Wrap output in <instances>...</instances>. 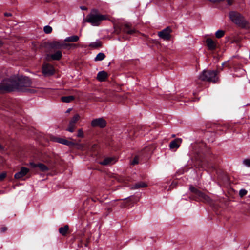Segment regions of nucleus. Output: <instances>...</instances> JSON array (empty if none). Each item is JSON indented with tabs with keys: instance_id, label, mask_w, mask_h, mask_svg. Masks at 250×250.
I'll return each mask as SVG.
<instances>
[{
	"instance_id": "obj_1",
	"label": "nucleus",
	"mask_w": 250,
	"mask_h": 250,
	"mask_svg": "<svg viewBox=\"0 0 250 250\" xmlns=\"http://www.w3.org/2000/svg\"><path fill=\"white\" fill-rule=\"evenodd\" d=\"M32 82L29 77L14 76L0 83V93L14 91L34 93L35 90L29 88Z\"/></svg>"
},
{
	"instance_id": "obj_2",
	"label": "nucleus",
	"mask_w": 250,
	"mask_h": 250,
	"mask_svg": "<svg viewBox=\"0 0 250 250\" xmlns=\"http://www.w3.org/2000/svg\"><path fill=\"white\" fill-rule=\"evenodd\" d=\"M108 19L106 15H102L99 13L96 9H93L91 12L87 15L84 21L90 23L93 26H99L101 21Z\"/></svg>"
},
{
	"instance_id": "obj_3",
	"label": "nucleus",
	"mask_w": 250,
	"mask_h": 250,
	"mask_svg": "<svg viewBox=\"0 0 250 250\" xmlns=\"http://www.w3.org/2000/svg\"><path fill=\"white\" fill-rule=\"evenodd\" d=\"M229 16L232 21L238 26L242 28H247L250 27L249 22L239 13L232 11L229 13Z\"/></svg>"
},
{
	"instance_id": "obj_4",
	"label": "nucleus",
	"mask_w": 250,
	"mask_h": 250,
	"mask_svg": "<svg viewBox=\"0 0 250 250\" xmlns=\"http://www.w3.org/2000/svg\"><path fill=\"white\" fill-rule=\"evenodd\" d=\"M217 74V71L204 70L199 76V79L203 81L215 83L219 81Z\"/></svg>"
},
{
	"instance_id": "obj_5",
	"label": "nucleus",
	"mask_w": 250,
	"mask_h": 250,
	"mask_svg": "<svg viewBox=\"0 0 250 250\" xmlns=\"http://www.w3.org/2000/svg\"><path fill=\"white\" fill-rule=\"evenodd\" d=\"M189 191L192 193L195 200L206 203H210L211 202V200L209 196L206 195L192 185L189 186Z\"/></svg>"
},
{
	"instance_id": "obj_6",
	"label": "nucleus",
	"mask_w": 250,
	"mask_h": 250,
	"mask_svg": "<svg viewBox=\"0 0 250 250\" xmlns=\"http://www.w3.org/2000/svg\"><path fill=\"white\" fill-rule=\"evenodd\" d=\"M172 29L168 26L158 33V36L165 41H169L171 39Z\"/></svg>"
},
{
	"instance_id": "obj_7",
	"label": "nucleus",
	"mask_w": 250,
	"mask_h": 250,
	"mask_svg": "<svg viewBox=\"0 0 250 250\" xmlns=\"http://www.w3.org/2000/svg\"><path fill=\"white\" fill-rule=\"evenodd\" d=\"M91 125L93 127L104 128L106 125V122L103 118H97L91 121Z\"/></svg>"
},
{
	"instance_id": "obj_8",
	"label": "nucleus",
	"mask_w": 250,
	"mask_h": 250,
	"mask_svg": "<svg viewBox=\"0 0 250 250\" xmlns=\"http://www.w3.org/2000/svg\"><path fill=\"white\" fill-rule=\"evenodd\" d=\"M42 72L46 76L52 75L54 73V67L51 64H45L42 66Z\"/></svg>"
},
{
	"instance_id": "obj_9",
	"label": "nucleus",
	"mask_w": 250,
	"mask_h": 250,
	"mask_svg": "<svg viewBox=\"0 0 250 250\" xmlns=\"http://www.w3.org/2000/svg\"><path fill=\"white\" fill-rule=\"evenodd\" d=\"M54 141L67 146L70 147H72L73 145L74 144V142L68 141L64 138H60V137H55L53 139Z\"/></svg>"
},
{
	"instance_id": "obj_10",
	"label": "nucleus",
	"mask_w": 250,
	"mask_h": 250,
	"mask_svg": "<svg viewBox=\"0 0 250 250\" xmlns=\"http://www.w3.org/2000/svg\"><path fill=\"white\" fill-rule=\"evenodd\" d=\"M30 166L33 168L38 167L40 171L42 172H46L49 169L46 165L41 163L36 164L34 162H30Z\"/></svg>"
},
{
	"instance_id": "obj_11",
	"label": "nucleus",
	"mask_w": 250,
	"mask_h": 250,
	"mask_svg": "<svg viewBox=\"0 0 250 250\" xmlns=\"http://www.w3.org/2000/svg\"><path fill=\"white\" fill-rule=\"evenodd\" d=\"M182 139L179 138L172 140V141H171V142L169 144V148L171 149H177V148H178L180 147V145L182 143Z\"/></svg>"
},
{
	"instance_id": "obj_12",
	"label": "nucleus",
	"mask_w": 250,
	"mask_h": 250,
	"mask_svg": "<svg viewBox=\"0 0 250 250\" xmlns=\"http://www.w3.org/2000/svg\"><path fill=\"white\" fill-rule=\"evenodd\" d=\"M29 171V170L28 168L22 167L21 168L20 171L15 174L14 178L17 179H21L26 175Z\"/></svg>"
},
{
	"instance_id": "obj_13",
	"label": "nucleus",
	"mask_w": 250,
	"mask_h": 250,
	"mask_svg": "<svg viewBox=\"0 0 250 250\" xmlns=\"http://www.w3.org/2000/svg\"><path fill=\"white\" fill-rule=\"evenodd\" d=\"M116 162L115 157H106L102 161H101L99 164L103 166H107L108 165H112Z\"/></svg>"
},
{
	"instance_id": "obj_14",
	"label": "nucleus",
	"mask_w": 250,
	"mask_h": 250,
	"mask_svg": "<svg viewBox=\"0 0 250 250\" xmlns=\"http://www.w3.org/2000/svg\"><path fill=\"white\" fill-rule=\"evenodd\" d=\"M48 46L51 49L60 50L62 49V43L59 41H53L48 43Z\"/></svg>"
},
{
	"instance_id": "obj_15",
	"label": "nucleus",
	"mask_w": 250,
	"mask_h": 250,
	"mask_svg": "<svg viewBox=\"0 0 250 250\" xmlns=\"http://www.w3.org/2000/svg\"><path fill=\"white\" fill-rule=\"evenodd\" d=\"M107 77L108 74L107 72L104 71H102L98 73L97 76V79L99 82H104L106 81Z\"/></svg>"
},
{
	"instance_id": "obj_16",
	"label": "nucleus",
	"mask_w": 250,
	"mask_h": 250,
	"mask_svg": "<svg viewBox=\"0 0 250 250\" xmlns=\"http://www.w3.org/2000/svg\"><path fill=\"white\" fill-rule=\"evenodd\" d=\"M207 45L210 50H214L216 48V43L210 38H208L206 40Z\"/></svg>"
},
{
	"instance_id": "obj_17",
	"label": "nucleus",
	"mask_w": 250,
	"mask_h": 250,
	"mask_svg": "<svg viewBox=\"0 0 250 250\" xmlns=\"http://www.w3.org/2000/svg\"><path fill=\"white\" fill-rule=\"evenodd\" d=\"M147 184L142 181H140L138 183L134 184L131 187V189L132 190L138 189L141 188H145L147 187Z\"/></svg>"
},
{
	"instance_id": "obj_18",
	"label": "nucleus",
	"mask_w": 250,
	"mask_h": 250,
	"mask_svg": "<svg viewBox=\"0 0 250 250\" xmlns=\"http://www.w3.org/2000/svg\"><path fill=\"white\" fill-rule=\"evenodd\" d=\"M47 57L51 58L53 60L59 61L62 57V53L61 50H57L53 54L50 55H48Z\"/></svg>"
},
{
	"instance_id": "obj_19",
	"label": "nucleus",
	"mask_w": 250,
	"mask_h": 250,
	"mask_svg": "<svg viewBox=\"0 0 250 250\" xmlns=\"http://www.w3.org/2000/svg\"><path fill=\"white\" fill-rule=\"evenodd\" d=\"M122 29L124 32L128 34H133L136 32V30L135 29L130 28V25L128 24H124L122 26Z\"/></svg>"
},
{
	"instance_id": "obj_20",
	"label": "nucleus",
	"mask_w": 250,
	"mask_h": 250,
	"mask_svg": "<svg viewBox=\"0 0 250 250\" xmlns=\"http://www.w3.org/2000/svg\"><path fill=\"white\" fill-rule=\"evenodd\" d=\"M69 230V226L68 225H65L63 227H61L59 229V233L62 236H65Z\"/></svg>"
},
{
	"instance_id": "obj_21",
	"label": "nucleus",
	"mask_w": 250,
	"mask_h": 250,
	"mask_svg": "<svg viewBox=\"0 0 250 250\" xmlns=\"http://www.w3.org/2000/svg\"><path fill=\"white\" fill-rule=\"evenodd\" d=\"M79 40V36L77 35H73L70 37H68L64 39V41L66 42H76Z\"/></svg>"
},
{
	"instance_id": "obj_22",
	"label": "nucleus",
	"mask_w": 250,
	"mask_h": 250,
	"mask_svg": "<svg viewBox=\"0 0 250 250\" xmlns=\"http://www.w3.org/2000/svg\"><path fill=\"white\" fill-rule=\"evenodd\" d=\"M75 100L74 96H63L61 97V101L64 103H70Z\"/></svg>"
},
{
	"instance_id": "obj_23",
	"label": "nucleus",
	"mask_w": 250,
	"mask_h": 250,
	"mask_svg": "<svg viewBox=\"0 0 250 250\" xmlns=\"http://www.w3.org/2000/svg\"><path fill=\"white\" fill-rule=\"evenodd\" d=\"M89 46L92 48H98L102 46V42L100 41H97L90 43Z\"/></svg>"
},
{
	"instance_id": "obj_24",
	"label": "nucleus",
	"mask_w": 250,
	"mask_h": 250,
	"mask_svg": "<svg viewBox=\"0 0 250 250\" xmlns=\"http://www.w3.org/2000/svg\"><path fill=\"white\" fill-rule=\"evenodd\" d=\"M122 200H127V204L129 203L133 204V203L137 202L139 201L138 199H137L136 198H135L133 196L123 199Z\"/></svg>"
},
{
	"instance_id": "obj_25",
	"label": "nucleus",
	"mask_w": 250,
	"mask_h": 250,
	"mask_svg": "<svg viewBox=\"0 0 250 250\" xmlns=\"http://www.w3.org/2000/svg\"><path fill=\"white\" fill-rule=\"evenodd\" d=\"M72 147H75L76 149L78 150H84L85 147V144L74 143V144L73 145Z\"/></svg>"
},
{
	"instance_id": "obj_26",
	"label": "nucleus",
	"mask_w": 250,
	"mask_h": 250,
	"mask_svg": "<svg viewBox=\"0 0 250 250\" xmlns=\"http://www.w3.org/2000/svg\"><path fill=\"white\" fill-rule=\"evenodd\" d=\"M80 119V116L79 114H75L73 118L71 119V120L69 122V124L71 125H75V124L76 122L79 120Z\"/></svg>"
},
{
	"instance_id": "obj_27",
	"label": "nucleus",
	"mask_w": 250,
	"mask_h": 250,
	"mask_svg": "<svg viewBox=\"0 0 250 250\" xmlns=\"http://www.w3.org/2000/svg\"><path fill=\"white\" fill-rule=\"evenodd\" d=\"M105 57V55L103 53H98L96 57L95 58L94 60L95 61H100L104 60Z\"/></svg>"
},
{
	"instance_id": "obj_28",
	"label": "nucleus",
	"mask_w": 250,
	"mask_h": 250,
	"mask_svg": "<svg viewBox=\"0 0 250 250\" xmlns=\"http://www.w3.org/2000/svg\"><path fill=\"white\" fill-rule=\"evenodd\" d=\"M215 37L218 38H221L225 35V31L222 30H218L215 32Z\"/></svg>"
},
{
	"instance_id": "obj_29",
	"label": "nucleus",
	"mask_w": 250,
	"mask_h": 250,
	"mask_svg": "<svg viewBox=\"0 0 250 250\" xmlns=\"http://www.w3.org/2000/svg\"><path fill=\"white\" fill-rule=\"evenodd\" d=\"M43 31L46 34H50L52 31V28L49 25H46L44 27Z\"/></svg>"
},
{
	"instance_id": "obj_30",
	"label": "nucleus",
	"mask_w": 250,
	"mask_h": 250,
	"mask_svg": "<svg viewBox=\"0 0 250 250\" xmlns=\"http://www.w3.org/2000/svg\"><path fill=\"white\" fill-rule=\"evenodd\" d=\"M75 127V125H71V124H69L68 127L66 130L70 132H73L74 131Z\"/></svg>"
},
{
	"instance_id": "obj_31",
	"label": "nucleus",
	"mask_w": 250,
	"mask_h": 250,
	"mask_svg": "<svg viewBox=\"0 0 250 250\" xmlns=\"http://www.w3.org/2000/svg\"><path fill=\"white\" fill-rule=\"evenodd\" d=\"M247 193V191L244 189H242L239 191V196L241 197H243L244 196L246 195Z\"/></svg>"
},
{
	"instance_id": "obj_32",
	"label": "nucleus",
	"mask_w": 250,
	"mask_h": 250,
	"mask_svg": "<svg viewBox=\"0 0 250 250\" xmlns=\"http://www.w3.org/2000/svg\"><path fill=\"white\" fill-rule=\"evenodd\" d=\"M77 137H81V138H83L84 137V134H83V132L82 129H79L78 130V134H77Z\"/></svg>"
},
{
	"instance_id": "obj_33",
	"label": "nucleus",
	"mask_w": 250,
	"mask_h": 250,
	"mask_svg": "<svg viewBox=\"0 0 250 250\" xmlns=\"http://www.w3.org/2000/svg\"><path fill=\"white\" fill-rule=\"evenodd\" d=\"M138 163H139L138 158V157L135 156L133 158L132 161L131 162V164L132 165H136V164H138Z\"/></svg>"
},
{
	"instance_id": "obj_34",
	"label": "nucleus",
	"mask_w": 250,
	"mask_h": 250,
	"mask_svg": "<svg viewBox=\"0 0 250 250\" xmlns=\"http://www.w3.org/2000/svg\"><path fill=\"white\" fill-rule=\"evenodd\" d=\"M243 163L248 167H250V159H247L243 161Z\"/></svg>"
},
{
	"instance_id": "obj_35",
	"label": "nucleus",
	"mask_w": 250,
	"mask_h": 250,
	"mask_svg": "<svg viewBox=\"0 0 250 250\" xmlns=\"http://www.w3.org/2000/svg\"><path fill=\"white\" fill-rule=\"evenodd\" d=\"M70 44L62 43V48H69Z\"/></svg>"
},
{
	"instance_id": "obj_36",
	"label": "nucleus",
	"mask_w": 250,
	"mask_h": 250,
	"mask_svg": "<svg viewBox=\"0 0 250 250\" xmlns=\"http://www.w3.org/2000/svg\"><path fill=\"white\" fill-rule=\"evenodd\" d=\"M6 176V174L5 173H2L0 174V180H2L4 179Z\"/></svg>"
},
{
	"instance_id": "obj_37",
	"label": "nucleus",
	"mask_w": 250,
	"mask_h": 250,
	"mask_svg": "<svg viewBox=\"0 0 250 250\" xmlns=\"http://www.w3.org/2000/svg\"><path fill=\"white\" fill-rule=\"evenodd\" d=\"M7 230V228L6 226H2L0 229V232L1 233L5 232Z\"/></svg>"
},
{
	"instance_id": "obj_38",
	"label": "nucleus",
	"mask_w": 250,
	"mask_h": 250,
	"mask_svg": "<svg viewBox=\"0 0 250 250\" xmlns=\"http://www.w3.org/2000/svg\"><path fill=\"white\" fill-rule=\"evenodd\" d=\"M78 46V45H77L76 44L72 43V44H70V46H69V48L68 49H70L71 47L76 48Z\"/></svg>"
},
{
	"instance_id": "obj_39",
	"label": "nucleus",
	"mask_w": 250,
	"mask_h": 250,
	"mask_svg": "<svg viewBox=\"0 0 250 250\" xmlns=\"http://www.w3.org/2000/svg\"><path fill=\"white\" fill-rule=\"evenodd\" d=\"M4 16H7V17H9V16H12V14L11 13H8V12H6L4 14Z\"/></svg>"
},
{
	"instance_id": "obj_40",
	"label": "nucleus",
	"mask_w": 250,
	"mask_h": 250,
	"mask_svg": "<svg viewBox=\"0 0 250 250\" xmlns=\"http://www.w3.org/2000/svg\"><path fill=\"white\" fill-rule=\"evenodd\" d=\"M127 204V203L126 202V203H124V204H122V205H121V208H125V207H126V206H127V205H126V204Z\"/></svg>"
},
{
	"instance_id": "obj_41",
	"label": "nucleus",
	"mask_w": 250,
	"mask_h": 250,
	"mask_svg": "<svg viewBox=\"0 0 250 250\" xmlns=\"http://www.w3.org/2000/svg\"><path fill=\"white\" fill-rule=\"evenodd\" d=\"M228 3L229 5H231L232 3V0H227Z\"/></svg>"
},
{
	"instance_id": "obj_42",
	"label": "nucleus",
	"mask_w": 250,
	"mask_h": 250,
	"mask_svg": "<svg viewBox=\"0 0 250 250\" xmlns=\"http://www.w3.org/2000/svg\"><path fill=\"white\" fill-rule=\"evenodd\" d=\"M120 182H125V180L124 179L121 178L118 180Z\"/></svg>"
},
{
	"instance_id": "obj_43",
	"label": "nucleus",
	"mask_w": 250,
	"mask_h": 250,
	"mask_svg": "<svg viewBox=\"0 0 250 250\" xmlns=\"http://www.w3.org/2000/svg\"><path fill=\"white\" fill-rule=\"evenodd\" d=\"M3 45V42L1 41L0 40V47H1Z\"/></svg>"
},
{
	"instance_id": "obj_44",
	"label": "nucleus",
	"mask_w": 250,
	"mask_h": 250,
	"mask_svg": "<svg viewBox=\"0 0 250 250\" xmlns=\"http://www.w3.org/2000/svg\"><path fill=\"white\" fill-rule=\"evenodd\" d=\"M81 8L82 9V10H85L86 8L84 7V6H82L81 7Z\"/></svg>"
},
{
	"instance_id": "obj_45",
	"label": "nucleus",
	"mask_w": 250,
	"mask_h": 250,
	"mask_svg": "<svg viewBox=\"0 0 250 250\" xmlns=\"http://www.w3.org/2000/svg\"><path fill=\"white\" fill-rule=\"evenodd\" d=\"M0 149H3V146L1 145V144H0Z\"/></svg>"
},
{
	"instance_id": "obj_46",
	"label": "nucleus",
	"mask_w": 250,
	"mask_h": 250,
	"mask_svg": "<svg viewBox=\"0 0 250 250\" xmlns=\"http://www.w3.org/2000/svg\"><path fill=\"white\" fill-rule=\"evenodd\" d=\"M212 126H213V127H217V125H215V124H213V125H212Z\"/></svg>"
},
{
	"instance_id": "obj_47",
	"label": "nucleus",
	"mask_w": 250,
	"mask_h": 250,
	"mask_svg": "<svg viewBox=\"0 0 250 250\" xmlns=\"http://www.w3.org/2000/svg\"><path fill=\"white\" fill-rule=\"evenodd\" d=\"M238 42V40H234V41L232 42Z\"/></svg>"
},
{
	"instance_id": "obj_48",
	"label": "nucleus",
	"mask_w": 250,
	"mask_h": 250,
	"mask_svg": "<svg viewBox=\"0 0 250 250\" xmlns=\"http://www.w3.org/2000/svg\"><path fill=\"white\" fill-rule=\"evenodd\" d=\"M70 110H71V109H70V108L68 109L67 110V112H69Z\"/></svg>"
},
{
	"instance_id": "obj_49",
	"label": "nucleus",
	"mask_w": 250,
	"mask_h": 250,
	"mask_svg": "<svg viewBox=\"0 0 250 250\" xmlns=\"http://www.w3.org/2000/svg\"><path fill=\"white\" fill-rule=\"evenodd\" d=\"M226 63V62H224L222 63V66H224L225 64Z\"/></svg>"
},
{
	"instance_id": "obj_50",
	"label": "nucleus",
	"mask_w": 250,
	"mask_h": 250,
	"mask_svg": "<svg viewBox=\"0 0 250 250\" xmlns=\"http://www.w3.org/2000/svg\"><path fill=\"white\" fill-rule=\"evenodd\" d=\"M175 134H173V135H172V137H175Z\"/></svg>"
}]
</instances>
